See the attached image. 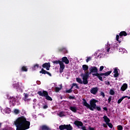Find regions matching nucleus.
<instances>
[{
  "label": "nucleus",
  "instance_id": "nucleus-11",
  "mask_svg": "<svg viewBox=\"0 0 130 130\" xmlns=\"http://www.w3.org/2000/svg\"><path fill=\"white\" fill-rule=\"evenodd\" d=\"M42 68L46 69L47 71H49V69H50V62H46L43 64Z\"/></svg>",
  "mask_w": 130,
  "mask_h": 130
},
{
  "label": "nucleus",
  "instance_id": "nucleus-57",
  "mask_svg": "<svg viewBox=\"0 0 130 130\" xmlns=\"http://www.w3.org/2000/svg\"><path fill=\"white\" fill-rule=\"evenodd\" d=\"M61 99H62V97H61Z\"/></svg>",
  "mask_w": 130,
  "mask_h": 130
},
{
  "label": "nucleus",
  "instance_id": "nucleus-21",
  "mask_svg": "<svg viewBox=\"0 0 130 130\" xmlns=\"http://www.w3.org/2000/svg\"><path fill=\"white\" fill-rule=\"evenodd\" d=\"M42 130H50V128H49L48 126H47L46 125H43L41 127Z\"/></svg>",
  "mask_w": 130,
  "mask_h": 130
},
{
  "label": "nucleus",
  "instance_id": "nucleus-36",
  "mask_svg": "<svg viewBox=\"0 0 130 130\" xmlns=\"http://www.w3.org/2000/svg\"><path fill=\"white\" fill-rule=\"evenodd\" d=\"M64 116V115L63 114V112H60L59 113V116L60 117H62V116Z\"/></svg>",
  "mask_w": 130,
  "mask_h": 130
},
{
  "label": "nucleus",
  "instance_id": "nucleus-17",
  "mask_svg": "<svg viewBox=\"0 0 130 130\" xmlns=\"http://www.w3.org/2000/svg\"><path fill=\"white\" fill-rule=\"evenodd\" d=\"M69 109L74 113H77V110H78V108H77L76 107L73 106L70 107Z\"/></svg>",
  "mask_w": 130,
  "mask_h": 130
},
{
  "label": "nucleus",
  "instance_id": "nucleus-16",
  "mask_svg": "<svg viewBox=\"0 0 130 130\" xmlns=\"http://www.w3.org/2000/svg\"><path fill=\"white\" fill-rule=\"evenodd\" d=\"M10 102H11L12 104H16V102L18 101V100H17V99H15V98L14 96L10 97Z\"/></svg>",
  "mask_w": 130,
  "mask_h": 130
},
{
  "label": "nucleus",
  "instance_id": "nucleus-8",
  "mask_svg": "<svg viewBox=\"0 0 130 130\" xmlns=\"http://www.w3.org/2000/svg\"><path fill=\"white\" fill-rule=\"evenodd\" d=\"M13 87L14 88H16V90H17V91H19V92H21V91H22L21 85H20V83L19 82L17 83L16 84H13Z\"/></svg>",
  "mask_w": 130,
  "mask_h": 130
},
{
  "label": "nucleus",
  "instance_id": "nucleus-45",
  "mask_svg": "<svg viewBox=\"0 0 130 130\" xmlns=\"http://www.w3.org/2000/svg\"><path fill=\"white\" fill-rule=\"evenodd\" d=\"M47 108H48V106H47V105H45V106H43L44 109H47Z\"/></svg>",
  "mask_w": 130,
  "mask_h": 130
},
{
  "label": "nucleus",
  "instance_id": "nucleus-50",
  "mask_svg": "<svg viewBox=\"0 0 130 130\" xmlns=\"http://www.w3.org/2000/svg\"><path fill=\"white\" fill-rule=\"evenodd\" d=\"M103 109H104V110H105V111H108V109H107V107H104Z\"/></svg>",
  "mask_w": 130,
  "mask_h": 130
},
{
  "label": "nucleus",
  "instance_id": "nucleus-14",
  "mask_svg": "<svg viewBox=\"0 0 130 130\" xmlns=\"http://www.w3.org/2000/svg\"><path fill=\"white\" fill-rule=\"evenodd\" d=\"M82 70L84 71L85 74H86L87 72H89V66L86 64H83L82 66Z\"/></svg>",
  "mask_w": 130,
  "mask_h": 130
},
{
  "label": "nucleus",
  "instance_id": "nucleus-47",
  "mask_svg": "<svg viewBox=\"0 0 130 130\" xmlns=\"http://www.w3.org/2000/svg\"><path fill=\"white\" fill-rule=\"evenodd\" d=\"M106 85H108V86H109L110 85V82L107 81L105 82Z\"/></svg>",
  "mask_w": 130,
  "mask_h": 130
},
{
  "label": "nucleus",
  "instance_id": "nucleus-26",
  "mask_svg": "<svg viewBox=\"0 0 130 130\" xmlns=\"http://www.w3.org/2000/svg\"><path fill=\"white\" fill-rule=\"evenodd\" d=\"M39 68V64H36L34 66V67L32 68L33 71H35L37 70V69H38Z\"/></svg>",
  "mask_w": 130,
  "mask_h": 130
},
{
  "label": "nucleus",
  "instance_id": "nucleus-35",
  "mask_svg": "<svg viewBox=\"0 0 130 130\" xmlns=\"http://www.w3.org/2000/svg\"><path fill=\"white\" fill-rule=\"evenodd\" d=\"M14 111L15 114H19V113H20V111L17 109H15Z\"/></svg>",
  "mask_w": 130,
  "mask_h": 130
},
{
  "label": "nucleus",
  "instance_id": "nucleus-56",
  "mask_svg": "<svg viewBox=\"0 0 130 130\" xmlns=\"http://www.w3.org/2000/svg\"><path fill=\"white\" fill-rule=\"evenodd\" d=\"M128 108L130 109V106H128Z\"/></svg>",
  "mask_w": 130,
  "mask_h": 130
},
{
  "label": "nucleus",
  "instance_id": "nucleus-3",
  "mask_svg": "<svg viewBox=\"0 0 130 130\" xmlns=\"http://www.w3.org/2000/svg\"><path fill=\"white\" fill-rule=\"evenodd\" d=\"M92 73H95V74H98V69L97 67H91V68H89V71H87L86 73L81 74L82 80H83L84 85H87V84H88V79L89 78V76L91 75Z\"/></svg>",
  "mask_w": 130,
  "mask_h": 130
},
{
  "label": "nucleus",
  "instance_id": "nucleus-46",
  "mask_svg": "<svg viewBox=\"0 0 130 130\" xmlns=\"http://www.w3.org/2000/svg\"><path fill=\"white\" fill-rule=\"evenodd\" d=\"M103 126H104V127H105V128H107L108 127L106 123H103Z\"/></svg>",
  "mask_w": 130,
  "mask_h": 130
},
{
  "label": "nucleus",
  "instance_id": "nucleus-18",
  "mask_svg": "<svg viewBox=\"0 0 130 130\" xmlns=\"http://www.w3.org/2000/svg\"><path fill=\"white\" fill-rule=\"evenodd\" d=\"M103 118L104 119L105 122L106 124L108 123L109 122H110V119L107 117V116L105 115L103 117Z\"/></svg>",
  "mask_w": 130,
  "mask_h": 130
},
{
  "label": "nucleus",
  "instance_id": "nucleus-44",
  "mask_svg": "<svg viewBox=\"0 0 130 130\" xmlns=\"http://www.w3.org/2000/svg\"><path fill=\"white\" fill-rule=\"evenodd\" d=\"M123 99H124L125 98H127V99H130V96H123Z\"/></svg>",
  "mask_w": 130,
  "mask_h": 130
},
{
  "label": "nucleus",
  "instance_id": "nucleus-5",
  "mask_svg": "<svg viewBox=\"0 0 130 130\" xmlns=\"http://www.w3.org/2000/svg\"><path fill=\"white\" fill-rule=\"evenodd\" d=\"M38 94L39 96H41L42 97H45L46 100L48 101H52V98L48 95V92L46 90L39 91H38Z\"/></svg>",
  "mask_w": 130,
  "mask_h": 130
},
{
  "label": "nucleus",
  "instance_id": "nucleus-19",
  "mask_svg": "<svg viewBox=\"0 0 130 130\" xmlns=\"http://www.w3.org/2000/svg\"><path fill=\"white\" fill-rule=\"evenodd\" d=\"M114 73H115L114 74V78H117V77L119 76V74L118 73V70H117V68H115Z\"/></svg>",
  "mask_w": 130,
  "mask_h": 130
},
{
  "label": "nucleus",
  "instance_id": "nucleus-1",
  "mask_svg": "<svg viewBox=\"0 0 130 130\" xmlns=\"http://www.w3.org/2000/svg\"><path fill=\"white\" fill-rule=\"evenodd\" d=\"M14 124L16 126V130H26L30 128V121H27V119L23 116L18 117Z\"/></svg>",
  "mask_w": 130,
  "mask_h": 130
},
{
  "label": "nucleus",
  "instance_id": "nucleus-4",
  "mask_svg": "<svg viewBox=\"0 0 130 130\" xmlns=\"http://www.w3.org/2000/svg\"><path fill=\"white\" fill-rule=\"evenodd\" d=\"M112 73V71H108L105 73H93L92 76L97 77L100 81L103 82V79L102 78V76H105L106 77H108L110 74Z\"/></svg>",
  "mask_w": 130,
  "mask_h": 130
},
{
  "label": "nucleus",
  "instance_id": "nucleus-55",
  "mask_svg": "<svg viewBox=\"0 0 130 130\" xmlns=\"http://www.w3.org/2000/svg\"><path fill=\"white\" fill-rule=\"evenodd\" d=\"M2 123H0V128H1V127H2Z\"/></svg>",
  "mask_w": 130,
  "mask_h": 130
},
{
  "label": "nucleus",
  "instance_id": "nucleus-15",
  "mask_svg": "<svg viewBox=\"0 0 130 130\" xmlns=\"http://www.w3.org/2000/svg\"><path fill=\"white\" fill-rule=\"evenodd\" d=\"M127 89V84L126 83H124L122 86L121 87L120 90L121 91H122V92H124V91H125V90H126Z\"/></svg>",
  "mask_w": 130,
  "mask_h": 130
},
{
  "label": "nucleus",
  "instance_id": "nucleus-6",
  "mask_svg": "<svg viewBox=\"0 0 130 130\" xmlns=\"http://www.w3.org/2000/svg\"><path fill=\"white\" fill-rule=\"evenodd\" d=\"M127 33H126L125 31H122L119 34V35H116V40L117 41L119 42V43H120V42H121V39H120L122 38V36H127Z\"/></svg>",
  "mask_w": 130,
  "mask_h": 130
},
{
  "label": "nucleus",
  "instance_id": "nucleus-38",
  "mask_svg": "<svg viewBox=\"0 0 130 130\" xmlns=\"http://www.w3.org/2000/svg\"><path fill=\"white\" fill-rule=\"evenodd\" d=\"M73 86L76 88V89H80V87L79 86H78V84L77 83H73Z\"/></svg>",
  "mask_w": 130,
  "mask_h": 130
},
{
  "label": "nucleus",
  "instance_id": "nucleus-52",
  "mask_svg": "<svg viewBox=\"0 0 130 130\" xmlns=\"http://www.w3.org/2000/svg\"><path fill=\"white\" fill-rule=\"evenodd\" d=\"M74 83H73L70 89H71V90H73V88H74Z\"/></svg>",
  "mask_w": 130,
  "mask_h": 130
},
{
  "label": "nucleus",
  "instance_id": "nucleus-29",
  "mask_svg": "<svg viewBox=\"0 0 130 130\" xmlns=\"http://www.w3.org/2000/svg\"><path fill=\"white\" fill-rule=\"evenodd\" d=\"M24 101H27V99H28V97H29V94L27 93H24Z\"/></svg>",
  "mask_w": 130,
  "mask_h": 130
},
{
  "label": "nucleus",
  "instance_id": "nucleus-30",
  "mask_svg": "<svg viewBox=\"0 0 130 130\" xmlns=\"http://www.w3.org/2000/svg\"><path fill=\"white\" fill-rule=\"evenodd\" d=\"M117 128L118 130H123V127H122V125H119L117 126Z\"/></svg>",
  "mask_w": 130,
  "mask_h": 130
},
{
  "label": "nucleus",
  "instance_id": "nucleus-33",
  "mask_svg": "<svg viewBox=\"0 0 130 130\" xmlns=\"http://www.w3.org/2000/svg\"><path fill=\"white\" fill-rule=\"evenodd\" d=\"M92 60V57H87V59H86V62H89L90 60Z\"/></svg>",
  "mask_w": 130,
  "mask_h": 130
},
{
  "label": "nucleus",
  "instance_id": "nucleus-32",
  "mask_svg": "<svg viewBox=\"0 0 130 130\" xmlns=\"http://www.w3.org/2000/svg\"><path fill=\"white\" fill-rule=\"evenodd\" d=\"M123 98L122 97L121 98L119 99L118 101H117V103L118 104H120L121 103V102H122V100H123Z\"/></svg>",
  "mask_w": 130,
  "mask_h": 130
},
{
  "label": "nucleus",
  "instance_id": "nucleus-9",
  "mask_svg": "<svg viewBox=\"0 0 130 130\" xmlns=\"http://www.w3.org/2000/svg\"><path fill=\"white\" fill-rule=\"evenodd\" d=\"M59 66V73L60 74H61L63 72V70L66 68V66L64 65V63H63L62 62H60Z\"/></svg>",
  "mask_w": 130,
  "mask_h": 130
},
{
  "label": "nucleus",
  "instance_id": "nucleus-37",
  "mask_svg": "<svg viewBox=\"0 0 130 130\" xmlns=\"http://www.w3.org/2000/svg\"><path fill=\"white\" fill-rule=\"evenodd\" d=\"M112 98V96H110L109 97V99H108V103L109 104H110V103L111 102V99Z\"/></svg>",
  "mask_w": 130,
  "mask_h": 130
},
{
  "label": "nucleus",
  "instance_id": "nucleus-25",
  "mask_svg": "<svg viewBox=\"0 0 130 130\" xmlns=\"http://www.w3.org/2000/svg\"><path fill=\"white\" fill-rule=\"evenodd\" d=\"M21 70V72H28V69L25 66H23Z\"/></svg>",
  "mask_w": 130,
  "mask_h": 130
},
{
  "label": "nucleus",
  "instance_id": "nucleus-2",
  "mask_svg": "<svg viewBox=\"0 0 130 130\" xmlns=\"http://www.w3.org/2000/svg\"><path fill=\"white\" fill-rule=\"evenodd\" d=\"M83 102L82 104L84 106L87 107L91 111H94V109H96L98 111H101V107L97 106L96 103L98 102V100H95L94 99L91 100L89 102L90 105L87 103L86 99H82Z\"/></svg>",
  "mask_w": 130,
  "mask_h": 130
},
{
  "label": "nucleus",
  "instance_id": "nucleus-41",
  "mask_svg": "<svg viewBox=\"0 0 130 130\" xmlns=\"http://www.w3.org/2000/svg\"><path fill=\"white\" fill-rule=\"evenodd\" d=\"M104 69V66H101L100 67V72H102V71H103V69Z\"/></svg>",
  "mask_w": 130,
  "mask_h": 130
},
{
  "label": "nucleus",
  "instance_id": "nucleus-7",
  "mask_svg": "<svg viewBox=\"0 0 130 130\" xmlns=\"http://www.w3.org/2000/svg\"><path fill=\"white\" fill-rule=\"evenodd\" d=\"M74 124L77 126L78 128H81V126L83 125V122L81 121L75 120L74 122Z\"/></svg>",
  "mask_w": 130,
  "mask_h": 130
},
{
  "label": "nucleus",
  "instance_id": "nucleus-27",
  "mask_svg": "<svg viewBox=\"0 0 130 130\" xmlns=\"http://www.w3.org/2000/svg\"><path fill=\"white\" fill-rule=\"evenodd\" d=\"M52 62L54 63V64H59L60 62H61V61L58 60H55L53 61Z\"/></svg>",
  "mask_w": 130,
  "mask_h": 130
},
{
  "label": "nucleus",
  "instance_id": "nucleus-48",
  "mask_svg": "<svg viewBox=\"0 0 130 130\" xmlns=\"http://www.w3.org/2000/svg\"><path fill=\"white\" fill-rule=\"evenodd\" d=\"M74 93H75V94H78V90L77 89H75L74 91H73Z\"/></svg>",
  "mask_w": 130,
  "mask_h": 130
},
{
  "label": "nucleus",
  "instance_id": "nucleus-22",
  "mask_svg": "<svg viewBox=\"0 0 130 130\" xmlns=\"http://www.w3.org/2000/svg\"><path fill=\"white\" fill-rule=\"evenodd\" d=\"M58 51L61 52V51H64V53H68V50L64 48H60L58 49Z\"/></svg>",
  "mask_w": 130,
  "mask_h": 130
},
{
  "label": "nucleus",
  "instance_id": "nucleus-53",
  "mask_svg": "<svg viewBox=\"0 0 130 130\" xmlns=\"http://www.w3.org/2000/svg\"><path fill=\"white\" fill-rule=\"evenodd\" d=\"M102 79H105V78H106L105 76H102Z\"/></svg>",
  "mask_w": 130,
  "mask_h": 130
},
{
  "label": "nucleus",
  "instance_id": "nucleus-13",
  "mask_svg": "<svg viewBox=\"0 0 130 130\" xmlns=\"http://www.w3.org/2000/svg\"><path fill=\"white\" fill-rule=\"evenodd\" d=\"M98 90H99L98 87H93L90 90V93H91V94H93V95H96V94H97V92H98Z\"/></svg>",
  "mask_w": 130,
  "mask_h": 130
},
{
  "label": "nucleus",
  "instance_id": "nucleus-10",
  "mask_svg": "<svg viewBox=\"0 0 130 130\" xmlns=\"http://www.w3.org/2000/svg\"><path fill=\"white\" fill-rule=\"evenodd\" d=\"M61 62L65 63L66 64H69L70 63V60L68 59V57L64 56L62 57Z\"/></svg>",
  "mask_w": 130,
  "mask_h": 130
},
{
  "label": "nucleus",
  "instance_id": "nucleus-54",
  "mask_svg": "<svg viewBox=\"0 0 130 130\" xmlns=\"http://www.w3.org/2000/svg\"><path fill=\"white\" fill-rule=\"evenodd\" d=\"M37 101V100H36V99H35L34 100V102H36Z\"/></svg>",
  "mask_w": 130,
  "mask_h": 130
},
{
  "label": "nucleus",
  "instance_id": "nucleus-34",
  "mask_svg": "<svg viewBox=\"0 0 130 130\" xmlns=\"http://www.w3.org/2000/svg\"><path fill=\"white\" fill-rule=\"evenodd\" d=\"M114 94H115L114 90H113V89H110V95H114Z\"/></svg>",
  "mask_w": 130,
  "mask_h": 130
},
{
  "label": "nucleus",
  "instance_id": "nucleus-43",
  "mask_svg": "<svg viewBox=\"0 0 130 130\" xmlns=\"http://www.w3.org/2000/svg\"><path fill=\"white\" fill-rule=\"evenodd\" d=\"M69 99H76V98H75V96H73L70 95V96L69 97Z\"/></svg>",
  "mask_w": 130,
  "mask_h": 130
},
{
  "label": "nucleus",
  "instance_id": "nucleus-12",
  "mask_svg": "<svg viewBox=\"0 0 130 130\" xmlns=\"http://www.w3.org/2000/svg\"><path fill=\"white\" fill-rule=\"evenodd\" d=\"M40 74H43L44 75H48L50 77H51V73H49L48 71H46V70H44L43 68L41 69V71H40Z\"/></svg>",
  "mask_w": 130,
  "mask_h": 130
},
{
  "label": "nucleus",
  "instance_id": "nucleus-28",
  "mask_svg": "<svg viewBox=\"0 0 130 130\" xmlns=\"http://www.w3.org/2000/svg\"><path fill=\"white\" fill-rule=\"evenodd\" d=\"M60 90H61V87H55V92H56L57 93L59 92V91H60Z\"/></svg>",
  "mask_w": 130,
  "mask_h": 130
},
{
  "label": "nucleus",
  "instance_id": "nucleus-20",
  "mask_svg": "<svg viewBox=\"0 0 130 130\" xmlns=\"http://www.w3.org/2000/svg\"><path fill=\"white\" fill-rule=\"evenodd\" d=\"M65 129L67 130H73V127L71 125V124H65Z\"/></svg>",
  "mask_w": 130,
  "mask_h": 130
},
{
  "label": "nucleus",
  "instance_id": "nucleus-40",
  "mask_svg": "<svg viewBox=\"0 0 130 130\" xmlns=\"http://www.w3.org/2000/svg\"><path fill=\"white\" fill-rule=\"evenodd\" d=\"M100 94L101 96H102L103 98H105V93L104 92H101Z\"/></svg>",
  "mask_w": 130,
  "mask_h": 130
},
{
  "label": "nucleus",
  "instance_id": "nucleus-23",
  "mask_svg": "<svg viewBox=\"0 0 130 130\" xmlns=\"http://www.w3.org/2000/svg\"><path fill=\"white\" fill-rule=\"evenodd\" d=\"M76 81L78 83H79V84H84V80L83 79V81H82V79L80 78H76Z\"/></svg>",
  "mask_w": 130,
  "mask_h": 130
},
{
  "label": "nucleus",
  "instance_id": "nucleus-24",
  "mask_svg": "<svg viewBox=\"0 0 130 130\" xmlns=\"http://www.w3.org/2000/svg\"><path fill=\"white\" fill-rule=\"evenodd\" d=\"M59 129L60 130L66 129V124L60 125V126H59Z\"/></svg>",
  "mask_w": 130,
  "mask_h": 130
},
{
  "label": "nucleus",
  "instance_id": "nucleus-49",
  "mask_svg": "<svg viewBox=\"0 0 130 130\" xmlns=\"http://www.w3.org/2000/svg\"><path fill=\"white\" fill-rule=\"evenodd\" d=\"M119 45L118 44H117L116 43L114 44V47H116V48H117L118 47Z\"/></svg>",
  "mask_w": 130,
  "mask_h": 130
},
{
  "label": "nucleus",
  "instance_id": "nucleus-51",
  "mask_svg": "<svg viewBox=\"0 0 130 130\" xmlns=\"http://www.w3.org/2000/svg\"><path fill=\"white\" fill-rule=\"evenodd\" d=\"M110 50V47L107 48V52H109Z\"/></svg>",
  "mask_w": 130,
  "mask_h": 130
},
{
  "label": "nucleus",
  "instance_id": "nucleus-39",
  "mask_svg": "<svg viewBox=\"0 0 130 130\" xmlns=\"http://www.w3.org/2000/svg\"><path fill=\"white\" fill-rule=\"evenodd\" d=\"M72 91H73V89H70L69 90H66V93H72Z\"/></svg>",
  "mask_w": 130,
  "mask_h": 130
},
{
  "label": "nucleus",
  "instance_id": "nucleus-42",
  "mask_svg": "<svg viewBox=\"0 0 130 130\" xmlns=\"http://www.w3.org/2000/svg\"><path fill=\"white\" fill-rule=\"evenodd\" d=\"M81 129H82V130H87V129H86V126H83V125L81 126Z\"/></svg>",
  "mask_w": 130,
  "mask_h": 130
},
{
  "label": "nucleus",
  "instance_id": "nucleus-31",
  "mask_svg": "<svg viewBox=\"0 0 130 130\" xmlns=\"http://www.w3.org/2000/svg\"><path fill=\"white\" fill-rule=\"evenodd\" d=\"M109 127H110V128H112V127H113V125L112 124V123H110L109 122V123L106 124Z\"/></svg>",
  "mask_w": 130,
  "mask_h": 130
}]
</instances>
